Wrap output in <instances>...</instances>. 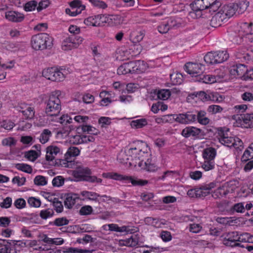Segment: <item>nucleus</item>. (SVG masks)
<instances>
[{
  "label": "nucleus",
  "instance_id": "13d9d810",
  "mask_svg": "<svg viewBox=\"0 0 253 253\" xmlns=\"http://www.w3.org/2000/svg\"><path fill=\"white\" fill-rule=\"evenodd\" d=\"M28 204L31 207L35 208H39L41 205V200L37 198L31 197L28 199Z\"/></svg>",
  "mask_w": 253,
  "mask_h": 253
},
{
  "label": "nucleus",
  "instance_id": "1a4fd4ad",
  "mask_svg": "<svg viewBox=\"0 0 253 253\" xmlns=\"http://www.w3.org/2000/svg\"><path fill=\"white\" fill-rule=\"evenodd\" d=\"M83 41V38L80 36L68 37L63 40L61 47L63 50H70L79 47Z\"/></svg>",
  "mask_w": 253,
  "mask_h": 253
},
{
  "label": "nucleus",
  "instance_id": "a211bd4d",
  "mask_svg": "<svg viewBox=\"0 0 253 253\" xmlns=\"http://www.w3.org/2000/svg\"><path fill=\"white\" fill-rule=\"evenodd\" d=\"M158 166L152 160L147 157L144 161H139L138 169H144L150 172H154L158 169Z\"/></svg>",
  "mask_w": 253,
  "mask_h": 253
},
{
  "label": "nucleus",
  "instance_id": "6e6d98bb",
  "mask_svg": "<svg viewBox=\"0 0 253 253\" xmlns=\"http://www.w3.org/2000/svg\"><path fill=\"white\" fill-rule=\"evenodd\" d=\"M79 149L76 147H70L65 154V158L69 159V157H76L80 154Z\"/></svg>",
  "mask_w": 253,
  "mask_h": 253
},
{
  "label": "nucleus",
  "instance_id": "c756f323",
  "mask_svg": "<svg viewBox=\"0 0 253 253\" xmlns=\"http://www.w3.org/2000/svg\"><path fill=\"white\" fill-rule=\"evenodd\" d=\"M131 64L133 73L139 74L145 72L147 69V65L143 61H131Z\"/></svg>",
  "mask_w": 253,
  "mask_h": 253
},
{
  "label": "nucleus",
  "instance_id": "c9c22d12",
  "mask_svg": "<svg viewBox=\"0 0 253 253\" xmlns=\"http://www.w3.org/2000/svg\"><path fill=\"white\" fill-rule=\"evenodd\" d=\"M117 73L119 75L133 73L131 62L125 63L121 65L117 70Z\"/></svg>",
  "mask_w": 253,
  "mask_h": 253
},
{
  "label": "nucleus",
  "instance_id": "4c0bfd02",
  "mask_svg": "<svg viewBox=\"0 0 253 253\" xmlns=\"http://www.w3.org/2000/svg\"><path fill=\"white\" fill-rule=\"evenodd\" d=\"M118 54L120 56L121 60H126L132 57V53L130 49H127L126 47H122L118 51Z\"/></svg>",
  "mask_w": 253,
  "mask_h": 253
},
{
  "label": "nucleus",
  "instance_id": "ea45409f",
  "mask_svg": "<svg viewBox=\"0 0 253 253\" xmlns=\"http://www.w3.org/2000/svg\"><path fill=\"white\" fill-rule=\"evenodd\" d=\"M147 125V121L145 119H136L130 122L131 127L134 129L141 128Z\"/></svg>",
  "mask_w": 253,
  "mask_h": 253
},
{
  "label": "nucleus",
  "instance_id": "0eeeda50",
  "mask_svg": "<svg viewBox=\"0 0 253 253\" xmlns=\"http://www.w3.org/2000/svg\"><path fill=\"white\" fill-rule=\"evenodd\" d=\"M102 176L106 178H110L117 180H124L127 183H131L133 185H144L147 183V180H135L132 177L119 174L114 172H105L102 174Z\"/></svg>",
  "mask_w": 253,
  "mask_h": 253
},
{
  "label": "nucleus",
  "instance_id": "9d476101",
  "mask_svg": "<svg viewBox=\"0 0 253 253\" xmlns=\"http://www.w3.org/2000/svg\"><path fill=\"white\" fill-rule=\"evenodd\" d=\"M31 241L22 242L17 241L14 242V244H11L1 246L0 247V253H18V247H24L28 245H31Z\"/></svg>",
  "mask_w": 253,
  "mask_h": 253
},
{
  "label": "nucleus",
  "instance_id": "aec40b11",
  "mask_svg": "<svg viewBox=\"0 0 253 253\" xmlns=\"http://www.w3.org/2000/svg\"><path fill=\"white\" fill-rule=\"evenodd\" d=\"M99 96L101 98L100 105L104 106H107L116 100L115 94L112 91L102 90L100 92Z\"/></svg>",
  "mask_w": 253,
  "mask_h": 253
},
{
  "label": "nucleus",
  "instance_id": "bf43d9fd",
  "mask_svg": "<svg viewBox=\"0 0 253 253\" xmlns=\"http://www.w3.org/2000/svg\"><path fill=\"white\" fill-rule=\"evenodd\" d=\"M244 118L245 127H251L253 126V113L244 114Z\"/></svg>",
  "mask_w": 253,
  "mask_h": 253
},
{
  "label": "nucleus",
  "instance_id": "de8ad7c7",
  "mask_svg": "<svg viewBox=\"0 0 253 253\" xmlns=\"http://www.w3.org/2000/svg\"><path fill=\"white\" fill-rule=\"evenodd\" d=\"M156 93L159 99L164 100L168 99L170 96V92L169 89H160L156 91Z\"/></svg>",
  "mask_w": 253,
  "mask_h": 253
},
{
  "label": "nucleus",
  "instance_id": "b1692460",
  "mask_svg": "<svg viewBox=\"0 0 253 253\" xmlns=\"http://www.w3.org/2000/svg\"><path fill=\"white\" fill-rule=\"evenodd\" d=\"M225 76V74L222 73L221 75H217L216 76L211 75H201V76L197 79V81L202 82L205 84H213L223 78Z\"/></svg>",
  "mask_w": 253,
  "mask_h": 253
},
{
  "label": "nucleus",
  "instance_id": "6e6552de",
  "mask_svg": "<svg viewBox=\"0 0 253 253\" xmlns=\"http://www.w3.org/2000/svg\"><path fill=\"white\" fill-rule=\"evenodd\" d=\"M61 110L60 101L55 95H50L46 103V113L49 116H56Z\"/></svg>",
  "mask_w": 253,
  "mask_h": 253
},
{
  "label": "nucleus",
  "instance_id": "a878e982",
  "mask_svg": "<svg viewBox=\"0 0 253 253\" xmlns=\"http://www.w3.org/2000/svg\"><path fill=\"white\" fill-rule=\"evenodd\" d=\"M175 21L173 19L170 18L167 21H164L158 28V31L160 33L162 34L167 33L169 30L175 27Z\"/></svg>",
  "mask_w": 253,
  "mask_h": 253
},
{
  "label": "nucleus",
  "instance_id": "423d86ee",
  "mask_svg": "<svg viewBox=\"0 0 253 253\" xmlns=\"http://www.w3.org/2000/svg\"><path fill=\"white\" fill-rule=\"evenodd\" d=\"M229 57L226 50L211 51L204 56V60L208 64H214L222 63L226 61Z\"/></svg>",
  "mask_w": 253,
  "mask_h": 253
},
{
  "label": "nucleus",
  "instance_id": "9b49d317",
  "mask_svg": "<svg viewBox=\"0 0 253 253\" xmlns=\"http://www.w3.org/2000/svg\"><path fill=\"white\" fill-rule=\"evenodd\" d=\"M214 187V184L211 183L207 185L191 189L187 191V195L190 197H200L206 196L210 193V191Z\"/></svg>",
  "mask_w": 253,
  "mask_h": 253
},
{
  "label": "nucleus",
  "instance_id": "603ef678",
  "mask_svg": "<svg viewBox=\"0 0 253 253\" xmlns=\"http://www.w3.org/2000/svg\"><path fill=\"white\" fill-rule=\"evenodd\" d=\"M51 136V131L47 129H44L40 136V141L42 144L46 143L49 139V138Z\"/></svg>",
  "mask_w": 253,
  "mask_h": 253
},
{
  "label": "nucleus",
  "instance_id": "2f4dec72",
  "mask_svg": "<svg viewBox=\"0 0 253 253\" xmlns=\"http://www.w3.org/2000/svg\"><path fill=\"white\" fill-rule=\"evenodd\" d=\"M81 199L83 200H89L92 201H97L98 199L99 194L95 192L83 191L80 193Z\"/></svg>",
  "mask_w": 253,
  "mask_h": 253
},
{
  "label": "nucleus",
  "instance_id": "6ab92c4d",
  "mask_svg": "<svg viewBox=\"0 0 253 253\" xmlns=\"http://www.w3.org/2000/svg\"><path fill=\"white\" fill-rule=\"evenodd\" d=\"M173 115L174 120L181 124H189L196 120V115L190 113Z\"/></svg>",
  "mask_w": 253,
  "mask_h": 253
},
{
  "label": "nucleus",
  "instance_id": "f257e3e1",
  "mask_svg": "<svg viewBox=\"0 0 253 253\" xmlns=\"http://www.w3.org/2000/svg\"><path fill=\"white\" fill-rule=\"evenodd\" d=\"M127 150V154L130 158L129 165L137 168L139 161H144L149 154L148 153V147L145 143L140 142L137 144V147L129 148Z\"/></svg>",
  "mask_w": 253,
  "mask_h": 253
},
{
  "label": "nucleus",
  "instance_id": "a19ab883",
  "mask_svg": "<svg viewBox=\"0 0 253 253\" xmlns=\"http://www.w3.org/2000/svg\"><path fill=\"white\" fill-rule=\"evenodd\" d=\"M236 72H237V76L239 77L243 78L244 80L247 79V72H248V70L245 65L243 64L236 65Z\"/></svg>",
  "mask_w": 253,
  "mask_h": 253
},
{
  "label": "nucleus",
  "instance_id": "5fc2aeb1",
  "mask_svg": "<svg viewBox=\"0 0 253 253\" xmlns=\"http://www.w3.org/2000/svg\"><path fill=\"white\" fill-rule=\"evenodd\" d=\"M229 18L230 17L227 15L225 11H224L222 8L214 15L215 19H219L222 22H226Z\"/></svg>",
  "mask_w": 253,
  "mask_h": 253
},
{
  "label": "nucleus",
  "instance_id": "3c124183",
  "mask_svg": "<svg viewBox=\"0 0 253 253\" xmlns=\"http://www.w3.org/2000/svg\"><path fill=\"white\" fill-rule=\"evenodd\" d=\"M233 125L237 127H245V124L244 123V118L243 115H236L233 117Z\"/></svg>",
  "mask_w": 253,
  "mask_h": 253
},
{
  "label": "nucleus",
  "instance_id": "5701e85b",
  "mask_svg": "<svg viewBox=\"0 0 253 253\" xmlns=\"http://www.w3.org/2000/svg\"><path fill=\"white\" fill-rule=\"evenodd\" d=\"M69 142L74 144H80L93 141V137L90 135H75L70 136Z\"/></svg>",
  "mask_w": 253,
  "mask_h": 253
},
{
  "label": "nucleus",
  "instance_id": "f8f14e48",
  "mask_svg": "<svg viewBox=\"0 0 253 253\" xmlns=\"http://www.w3.org/2000/svg\"><path fill=\"white\" fill-rule=\"evenodd\" d=\"M185 70L191 76L197 77L198 79L204 71L205 67L200 63L189 62L185 64Z\"/></svg>",
  "mask_w": 253,
  "mask_h": 253
},
{
  "label": "nucleus",
  "instance_id": "4468645a",
  "mask_svg": "<svg viewBox=\"0 0 253 253\" xmlns=\"http://www.w3.org/2000/svg\"><path fill=\"white\" fill-rule=\"evenodd\" d=\"M107 15H97L89 16L84 20V23L87 26H100L107 23Z\"/></svg>",
  "mask_w": 253,
  "mask_h": 253
},
{
  "label": "nucleus",
  "instance_id": "680f3d73",
  "mask_svg": "<svg viewBox=\"0 0 253 253\" xmlns=\"http://www.w3.org/2000/svg\"><path fill=\"white\" fill-rule=\"evenodd\" d=\"M34 183L38 186H44L47 184V178L42 175H38L34 178Z\"/></svg>",
  "mask_w": 253,
  "mask_h": 253
},
{
  "label": "nucleus",
  "instance_id": "c03bdc74",
  "mask_svg": "<svg viewBox=\"0 0 253 253\" xmlns=\"http://www.w3.org/2000/svg\"><path fill=\"white\" fill-rule=\"evenodd\" d=\"M196 119L200 124L203 125H206L210 122L209 119L206 117V113L204 111L198 112L197 116H196Z\"/></svg>",
  "mask_w": 253,
  "mask_h": 253
},
{
  "label": "nucleus",
  "instance_id": "ddd939ff",
  "mask_svg": "<svg viewBox=\"0 0 253 253\" xmlns=\"http://www.w3.org/2000/svg\"><path fill=\"white\" fill-rule=\"evenodd\" d=\"M235 188L236 186L233 185V182L230 181L226 182L214 191L212 194V197L215 198H217L225 196L228 193L234 191Z\"/></svg>",
  "mask_w": 253,
  "mask_h": 253
},
{
  "label": "nucleus",
  "instance_id": "e433bc0d",
  "mask_svg": "<svg viewBox=\"0 0 253 253\" xmlns=\"http://www.w3.org/2000/svg\"><path fill=\"white\" fill-rule=\"evenodd\" d=\"M144 33L142 31L134 30L130 34L131 41L134 43H137L142 40Z\"/></svg>",
  "mask_w": 253,
  "mask_h": 253
},
{
  "label": "nucleus",
  "instance_id": "338daca9",
  "mask_svg": "<svg viewBox=\"0 0 253 253\" xmlns=\"http://www.w3.org/2000/svg\"><path fill=\"white\" fill-rule=\"evenodd\" d=\"M13 205L16 209L21 210L26 207V202L23 198H19L14 201Z\"/></svg>",
  "mask_w": 253,
  "mask_h": 253
},
{
  "label": "nucleus",
  "instance_id": "473e14b6",
  "mask_svg": "<svg viewBox=\"0 0 253 253\" xmlns=\"http://www.w3.org/2000/svg\"><path fill=\"white\" fill-rule=\"evenodd\" d=\"M125 245L129 247H135L139 245L142 242L140 236L138 234L132 235L130 238L126 239L125 241Z\"/></svg>",
  "mask_w": 253,
  "mask_h": 253
},
{
  "label": "nucleus",
  "instance_id": "f03ea898",
  "mask_svg": "<svg viewBox=\"0 0 253 253\" xmlns=\"http://www.w3.org/2000/svg\"><path fill=\"white\" fill-rule=\"evenodd\" d=\"M69 174L73 176V178H69L67 180L72 181H86L90 183H100L102 180L95 175H91V171L87 168L81 166L78 167L75 169L70 170Z\"/></svg>",
  "mask_w": 253,
  "mask_h": 253
},
{
  "label": "nucleus",
  "instance_id": "4d7b16f0",
  "mask_svg": "<svg viewBox=\"0 0 253 253\" xmlns=\"http://www.w3.org/2000/svg\"><path fill=\"white\" fill-rule=\"evenodd\" d=\"M92 6L97 8L104 9L107 7V4L100 0H88Z\"/></svg>",
  "mask_w": 253,
  "mask_h": 253
},
{
  "label": "nucleus",
  "instance_id": "cd10ccee",
  "mask_svg": "<svg viewBox=\"0 0 253 253\" xmlns=\"http://www.w3.org/2000/svg\"><path fill=\"white\" fill-rule=\"evenodd\" d=\"M146 224L152 225L156 228H162L167 224V221L163 219L155 218L152 217H147L145 219Z\"/></svg>",
  "mask_w": 253,
  "mask_h": 253
},
{
  "label": "nucleus",
  "instance_id": "f704fd0d",
  "mask_svg": "<svg viewBox=\"0 0 253 253\" xmlns=\"http://www.w3.org/2000/svg\"><path fill=\"white\" fill-rule=\"evenodd\" d=\"M216 155V151L214 148L208 147L205 149L203 151V157L204 160H214Z\"/></svg>",
  "mask_w": 253,
  "mask_h": 253
},
{
  "label": "nucleus",
  "instance_id": "c85d7f7f",
  "mask_svg": "<svg viewBox=\"0 0 253 253\" xmlns=\"http://www.w3.org/2000/svg\"><path fill=\"white\" fill-rule=\"evenodd\" d=\"M107 23L110 26H117L124 23V17L119 15H107Z\"/></svg>",
  "mask_w": 253,
  "mask_h": 253
},
{
  "label": "nucleus",
  "instance_id": "774afa93",
  "mask_svg": "<svg viewBox=\"0 0 253 253\" xmlns=\"http://www.w3.org/2000/svg\"><path fill=\"white\" fill-rule=\"evenodd\" d=\"M65 180L63 176H57L53 179L52 183L54 187H59L64 184Z\"/></svg>",
  "mask_w": 253,
  "mask_h": 253
},
{
  "label": "nucleus",
  "instance_id": "4be33fe9",
  "mask_svg": "<svg viewBox=\"0 0 253 253\" xmlns=\"http://www.w3.org/2000/svg\"><path fill=\"white\" fill-rule=\"evenodd\" d=\"M62 154V150L58 146L52 145L47 147L46 160L48 161H53L58 155Z\"/></svg>",
  "mask_w": 253,
  "mask_h": 253
},
{
  "label": "nucleus",
  "instance_id": "dca6fc26",
  "mask_svg": "<svg viewBox=\"0 0 253 253\" xmlns=\"http://www.w3.org/2000/svg\"><path fill=\"white\" fill-rule=\"evenodd\" d=\"M16 109L21 112L25 119H32L34 117V108L30 105L21 103L16 107Z\"/></svg>",
  "mask_w": 253,
  "mask_h": 253
},
{
  "label": "nucleus",
  "instance_id": "49530a36",
  "mask_svg": "<svg viewBox=\"0 0 253 253\" xmlns=\"http://www.w3.org/2000/svg\"><path fill=\"white\" fill-rule=\"evenodd\" d=\"M174 117L173 115H164L162 117H157L155 119V121L158 124L172 123Z\"/></svg>",
  "mask_w": 253,
  "mask_h": 253
},
{
  "label": "nucleus",
  "instance_id": "7c9ffc66",
  "mask_svg": "<svg viewBox=\"0 0 253 253\" xmlns=\"http://www.w3.org/2000/svg\"><path fill=\"white\" fill-rule=\"evenodd\" d=\"M79 198V195L77 194L71 193L68 194L64 201L65 206L68 209L72 208Z\"/></svg>",
  "mask_w": 253,
  "mask_h": 253
},
{
  "label": "nucleus",
  "instance_id": "20e7f679",
  "mask_svg": "<svg viewBox=\"0 0 253 253\" xmlns=\"http://www.w3.org/2000/svg\"><path fill=\"white\" fill-rule=\"evenodd\" d=\"M70 73L68 68L64 67H51L43 70L42 76L47 80L54 82L63 81Z\"/></svg>",
  "mask_w": 253,
  "mask_h": 253
},
{
  "label": "nucleus",
  "instance_id": "a18cd8bd",
  "mask_svg": "<svg viewBox=\"0 0 253 253\" xmlns=\"http://www.w3.org/2000/svg\"><path fill=\"white\" fill-rule=\"evenodd\" d=\"M210 101L212 102L220 103L223 101L224 99V97L219 95L218 93L208 90Z\"/></svg>",
  "mask_w": 253,
  "mask_h": 253
},
{
  "label": "nucleus",
  "instance_id": "8fccbe9b",
  "mask_svg": "<svg viewBox=\"0 0 253 253\" xmlns=\"http://www.w3.org/2000/svg\"><path fill=\"white\" fill-rule=\"evenodd\" d=\"M117 160L121 163L129 164L130 158L127 154V150H126L124 151H122L120 152L118 155Z\"/></svg>",
  "mask_w": 253,
  "mask_h": 253
},
{
  "label": "nucleus",
  "instance_id": "69168bd1",
  "mask_svg": "<svg viewBox=\"0 0 253 253\" xmlns=\"http://www.w3.org/2000/svg\"><path fill=\"white\" fill-rule=\"evenodd\" d=\"M222 110L223 108L219 105H210L207 109L208 112L212 114L221 113Z\"/></svg>",
  "mask_w": 253,
  "mask_h": 253
},
{
  "label": "nucleus",
  "instance_id": "2eb2a0df",
  "mask_svg": "<svg viewBox=\"0 0 253 253\" xmlns=\"http://www.w3.org/2000/svg\"><path fill=\"white\" fill-rule=\"evenodd\" d=\"M71 8H66V13L71 16H76L80 14L85 9V6L82 4L78 0H74L70 3Z\"/></svg>",
  "mask_w": 253,
  "mask_h": 253
},
{
  "label": "nucleus",
  "instance_id": "393cba45",
  "mask_svg": "<svg viewBox=\"0 0 253 253\" xmlns=\"http://www.w3.org/2000/svg\"><path fill=\"white\" fill-rule=\"evenodd\" d=\"M252 23L242 22L238 26L237 31L241 38L245 37L247 34H251L252 31Z\"/></svg>",
  "mask_w": 253,
  "mask_h": 253
},
{
  "label": "nucleus",
  "instance_id": "052dcab7",
  "mask_svg": "<svg viewBox=\"0 0 253 253\" xmlns=\"http://www.w3.org/2000/svg\"><path fill=\"white\" fill-rule=\"evenodd\" d=\"M45 242L48 244H54L56 245H60L64 243V240L61 238H51L45 237L44 239Z\"/></svg>",
  "mask_w": 253,
  "mask_h": 253
},
{
  "label": "nucleus",
  "instance_id": "412c9836",
  "mask_svg": "<svg viewBox=\"0 0 253 253\" xmlns=\"http://www.w3.org/2000/svg\"><path fill=\"white\" fill-rule=\"evenodd\" d=\"M24 15L23 13L17 11L9 10L5 13L6 19L12 22H21L24 19Z\"/></svg>",
  "mask_w": 253,
  "mask_h": 253
},
{
  "label": "nucleus",
  "instance_id": "864d4df0",
  "mask_svg": "<svg viewBox=\"0 0 253 253\" xmlns=\"http://www.w3.org/2000/svg\"><path fill=\"white\" fill-rule=\"evenodd\" d=\"M215 167L214 160H204L202 164V168L205 171H209L213 169Z\"/></svg>",
  "mask_w": 253,
  "mask_h": 253
},
{
  "label": "nucleus",
  "instance_id": "0e129e2a",
  "mask_svg": "<svg viewBox=\"0 0 253 253\" xmlns=\"http://www.w3.org/2000/svg\"><path fill=\"white\" fill-rule=\"evenodd\" d=\"M16 168L20 170L28 173H32L33 171L32 168L30 165L24 163L17 164Z\"/></svg>",
  "mask_w": 253,
  "mask_h": 253
},
{
  "label": "nucleus",
  "instance_id": "09e8293b",
  "mask_svg": "<svg viewBox=\"0 0 253 253\" xmlns=\"http://www.w3.org/2000/svg\"><path fill=\"white\" fill-rule=\"evenodd\" d=\"M242 234H239L238 232H232L229 233L227 236V240L231 242H236V241H241V239L243 238L242 237Z\"/></svg>",
  "mask_w": 253,
  "mask_h": 253
},
{
  "label": "nucleus",
  "instance_id": "f3484780",
  "mask_svg": "<svg viewBox=\"0 0 253 253\" xmlns=\"http://www.w3.org/2000/svg\"><path fill=\"white\" fill-rule=\"evenodd\" d=\"M105 230H110L119 232H126L127 233H132L136 231V229L129 226H123L119 227L115 224H106L102 226Z\"/></svg>",
  "mask_w": 253,
  "mask_h": 253
},
{
  "label": "nucleus",
  "instance_id": "37998d69",
  "mask_svg": "<svg viewBox=\"0 0 253 253\" xmlns=\"http://www.w3.org/2000/svg\"><path fill=\"white\" fill-rule=\"evenodd\" d=\"M235 7V4L234 3H231L223 6L222 8L223 9L224 11H225L227 15L230 18L237 13Z\"/></svg>",
  "mask_w": 253,
  "mask_h": 253
},
{
  "label": "nucleus",
  "instance_id": "7ed1b4c3",
  "mask_svg": "<svg viewBox=\"0 0 253 253\" xmlns=\"http://www.w3.org/2000/svg\"><path fill=\"white\" fill-rule=\"evenodd\" d=\"M53 38L46 33H41L32 36V47L36 50L49 49L53 45Z\"/></svg>",
  "mask_w": 253,
  "mask_h": 253
},
{
  "label": "nucleus",
  "instance_id": "39448f33",
  "mask_svg": "<svg viewBox=\"0 0 253 253\" xmlns=\"http://www.w3.org/2000/svg\"><path fill=\"white\" fill-rule=\"evenodd\" d=\"M228 132V130L227 131L223 130L218 131L217 138L219 142L227 147H233L239 151L242 150L244 148L242 141L238 137L229 136Z\"/></svg>",
  "mask_w": 253,
  "mask_h": 253
},
{
  "label": "nucleus",
  "instance_id": "79ce46f5",
  "mask_svg": "<svg viewBox=\"0 0 253 253\" xmlns=\"http://www.w3.org/2000/svg\"><path fill=\"white\" fill-rule=\"evenodd\" d=\"M170 79L173 85L180 84L183 81V76L179 73H173L170 75Z\"/></svg>",
  "mask_w": 253,
  "mask_h": 253
},
{
  "label": "nucleus",
  "instance_id": "58836bf2",
  "mask_svg": "<svg viewBox=\"0 0 253 253\" xmlns=\"http://www.w3.org/2000/svg\"><path fill=\"white\" fill-rule=\"evenodd\" d=\"M253 158V143H252L245 151L241 158L242 162H247Z\"/></svg>",
  "mask_w": 253,
  "mask_h": 253
},
{
  "label": "nucleus",
  "instance_id": "72a5a7b5",
  "mask_svg": "<svg viewBox=\"0 0 253 253\" xmlns=\"http://www.w3.org/2000/svg\"><path fill=\"white\" fill-rule=\"evenodd\" d=\"M234 3L236 5V10L238 14L243 13L250 5L249 1L247 0H242Z\"/></svg>",
  "mask_w": 253,
  "mask_h": 253
},
{
  "label": "nucleus",
  "instance_id": "bb28decb",
  "mask_svg": "<svg viewBox=\"0 0 253 253\" xmlns=\"http://www.w3.org/2000/svg\"><path fill=\"white\" fill-rule=\"evenodd\" d=\"M201 133V130L194 126H188L183 129L181 134L185 137L199 136Z\"/></svg>",
  "mask_w": 253,
  "mask_h": 253
},
{
  "label": "nucleus",
  "instance_id": "e2e57ef3",
  "mask_svg": "<svg viewBox=\"0 0 253 253\" xmlns=\"http://www.w3.org/2000/svg\"><path fill=\"white\" fill-rule=\"evenodd\" d=\"M53 214V211L52 209H48L42 210L40 212V215L42 218L46 219L52 217Z\"/></svg>",
  "mask_w": 253,
  "mask_h": 253
}]
</instances>
